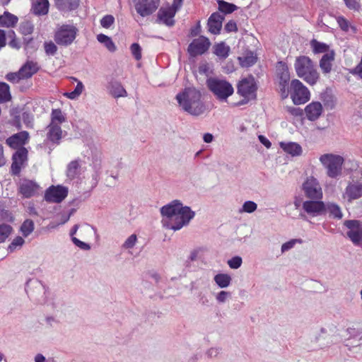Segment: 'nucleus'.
Here are the masks:
<instances>
[{"label":"nucleus","instance_id":"obj_1","mask_svg":"<svg viewBox=\"0 0 362 362\" xmlns=\"http://www.w3.org/2000/svg\"><path fill=\"white\" fill-rule=\"evenodd\" d=\"M160 211L163 226L174 231L188 226L195 216V212L178 199L173 200L164 205L160 208Z\"/></svg>","mask_w":362,"mask_h":362},{"label":"nucleus","instance_id":"obj_2","mask_svg":"<svg viewBox=\"0 0 362 362\" xmlns=\"http://www.w3.org/2000/svg\"><path fill=\"white\" fill-rule=\"evenodd\" d=\"M176 99L182 109L192 115L199 116L206 111L202 93L194 88H185L177 95Z\"/></svg>","mask_w":362,"mask_h":362},{"label":"nucleus","instance_id":"obj_3","mask_svg":"<svg viewBox=\"0 0 362 362\" xmlns=\"http://www.w3.org/2000/svg\"><path fill=\"white\" fill-rule=\"evenodd\" d=\"M294 68L298 76L310 85L315 84L319 79V74L314 68L313 62L306 56L298 57L294 63Z\"/></svg>","mask_w":362,"mask_h":362},{"label":"nucleus","instance_id":"obj_4","mask_svg":"<svg viewBox=\"0 0 362 362\" xmlns=\"http://www.w3.org/2000/svg\"><path fill=\"white\" fill-rule=\"evenodd\" d=\"M206 84L216 98L221 102H226L234 93L233 86L225 79L209 77L207 78Z\"/></svg>","mask_w":362,"mask_h":362},{"label":"nucleus","instance_id":"obj_5","mask_svg":"<svg viewBox=\"0 0 362 362\" xmlns=\"http://www.w3.org/2000/svg\"><path fill=\"white\" fill-rule=\"evenodd\" d=\"M319 160L326 169V174L329 177L337 178L341 175L344 163L343 156L339 154L328 153L321 155Z\"/></svg>","mask_w":362,"mask_h":362},{"label":"nucleus","instance_id":"obj_6","mask_svg":"<svg viewBox=\"0 0 362 362\" xmlns=\"http://www.w3.org/2000/svg\"><path fill=\"white\" fill-rule=\"evenodd\" d=\"M257 86L255 78L252 76L242 78L237 86V93L243 99L233 105L240 106L247 104L249 101L256 98Z\"/></svg>","mask_w":362,"mask_h":362},{"label":"nucleus","instance_id":"obj_7","mask_svg":"<svg viewBox=\"0 0 362 362\" xmlns=\"http://www.w3.org/2000/svg\"><path fill=\"white\" fill-rule=\"evenodd\" d=\"M77 34L78 29L74 25L64 24L56 29L54 40L57 45L68 47L74 42Z\"/></svg>","mask_w":362,"mask_h":362},{"label":"nucleus","instance_id":"obj_8","mask_svg":"<svg viewBox=\"0 0 362 362\" xmlns=\"http://www.w3.org/2000/svg\"><path fill=\"white\" fill-rule=\"evenodd\" d=\"M288 91L295 105L304 104L310 99V91L298 79L291 81Z\"/></svg>","mask_w":362,"mask_h":362},{"label":"nucleus","instance_id":"obj_9","mask_svg":"<svg viewBox=\"0 0 362 362\" xmlns=\"http://www.w3.org/2000/svg\"><path fill=\"white\" fill-rule=\"evenodd\" d=\"M276 69L277 83L281 98H286L289 95L288 85L291 78L288 68L285 63L279 62Z\"/></svg>","mask_w":362,"mask_h":362},{"label":"nucleus","instance_id":"obj_10","mask_svg":"<svg viewBox=\"0 0 362 362\" xmlns=\"http://www.w3.org/2000/svg\"><path fill=\"white\" fill-rule=\"evenodd\" d=\"M182 3V0H174L172 6L161 8L158 13L159 21L168 26L173 25L175 23L173 18Z\"/></svg>","mask_w":362,"mask_h":362},{"label":"nucleus","instance_id":"obj_11","mask_svg":"<svg viewBox=\"0 0 362 362\" xmlns=\"http://www.w3.org/2000/svg\"><path fill=\"white\" fill-rule=\"evenodd\" d=\"M305 194L310 199H320L322 197L321 186L314 177H308L303 185Z\"/></svg>","mask_w":362,"mask_h":362},{"label":"nucleus","instance_id":"obj_12","mask_svg":"<svg viewBox=\"0 0 362 362\" xmlns=\"http://www.w3.org/2000/svg\"><path fill=\"white\" fill-rule=\"evenodd\" d=\"M68 194V188L62 185L51 186L45 192V199L48 202L60 203Z\"/></svg>","mask_w":362,"mask_h":362},{"label":"nucleus","instance_id":"obj_13","mask_svg":"<svg viewBox=\"0 0 362 362\" xmlns=\"http://www.w3.org/2000/svg\"><path fill=\"white\" fill-rule=\"evenodd\" d=\"M135 8L141 16L153 13L159 6V0H134Z\"/></svg>","mask_w":362,"mask_h":362},{"label":"nucleus","instance_id":"obj_14","mask_svg":"<svg viewBox=\"0 0 362 362\" xmlns=\"http://www.w3.org/2000/svg\"><path fill=\"white\" fill-rule=\"evenodd\" d=\"M211 43L208 38L201 36L194 40L188 47V52L192 56L204 54L209 48Z\"/></svg>","mask_w":362,"mask_h":362},{"label":"nucleus","instance_id":"obj_15","mask_svg":"<svg viewBox=\"0 0 362 362\" xmlns=\"http://www.w3.org/2000/svg\"><path fill=\"white\" fill-rule=\"evenodd\" d=\"M362 197V183L360 182H349L345 188L343 198L351 203Z\"/></svg>","mask_w":362,"mask_h":362},{"label":"nucleus","instance_id":"obj_16","mask_svg":"<svg viewBox=\"0 0 362 362\" xmlns=\"http://www.w3.org/2000/svg\"><path fill=\"white\" fill-rule=\"evenodd\" d=\"M40 185L35 181L23 180L19 185V193L25 198L36 195L40 190Z\"/></svg>","mask_w":362,"mask_h":362},{"label":"nucleus","instance_id":"obj_17","mask_svg":"<svg viewBox=\"0 0 362 362\" xmlns=\"http://www.w3.org/2000/svg\"><path fill=\"white\" fill-rule=\"evenodd\" d=\"M28 151L23 147L19 148L13 155L12 173L15 175L19 173L21 168L27 160Z\"/></svg>","mask_w":362,"mask_h":362},{"label":"nucleus","instance_id":"obj_18","mask_svg":"<svg viewBox=\"0 0 362 362\" xmlns=\"http://www.w3.org/2000/svg\"><path fill=\"white\" fill-rule=\"evenodd\" d=\"M303 210L310 217H315L322 215L325 211V206L320 201H305L303 203Z\"/></svg>","mask_w":362,"mask_h":362},{"label":"nucleus","instance_id":"obj_19","mask_svg":"<svg viewBox=\"0 0 362 362\" xmlns=\"http://www.w3.org/2000/svg\"><path fill=\"white\" fill-rule=\"evenodd\" d=\"M322 105L320 102H312L305 107V114L310 121H315L322 113Z\"/></svg>","mask_w":362,"mask_h":362},{"label":"nucleus","instance_id":"obj_20","mask_svg":"<svg viewBox=\"0 0 362 362\" xmlns=\"http://www.w3.org/2000/svg\"><path fill=\"white\" fill-rule=\"evenodd\" d=\"M279 146L286 153L293 157L300 156L303 153L302 146L296 142L281 141L279 143Z\"/></svg>","mask_w":362,"mask_h":362},{"label":"nucleus","instance_id":"obj_21","mask_svg":"<svg viewBox=\"0 0 362 362\" xmlns=\"http://www.w3.org/2000/svg\"><path fill=\"white\" fill-rule=\"evenodd\" d=\"M224 18L223 14L220 13H213L209 21H208V26L209 30L210 33L213 34L219 33L221 28L222 27V21Z\"/></svg>","mask_w":362,"mask_h":362},{"label":"nucleus","instance_id":"obj_22","mask_svg":"<svg viewBox=\"0 0 362 362\" xmlns=\"http://www.w3.org/2000/svg\"><path fill=\"white\" fill-rule=\"evenodd\" d=\"M28 133L21 132L6 139V143L12 148H18L24 145L28 139Z\"/></svg>","mask_w":362,"mask_h":362},{"label":"nucleus","instance_id":"obj_23","mask_svg":"<svg viewBox=\"0 0 362 362\" xmlns=\"http://www.w3.org/2000/svg\"><path fill=\"white\" fill-rule=\"evenodd\" d=\"M334 56V51L327 52L322 56L320 61V67L324 74H329L331 71Z\"/></svg>","mask_w":362,"mask_h":362},{"label":"nucleus","instance_id":"obj_24","mask_svg":"<svg viewBox=\"0 0 362 362\" xmlns=\"http://www.w3.org/2000/svg\"><path fill=\"white\" fill-rule=\"evenodd\" d=\"M47 129V139L52 142L58 143L62 138V130L60 125L49 124Z\"/></svg>","mask_w":362,"mask_h":362},{"label":"nucleus","instance_id":"obj_25","mask_svg":"<svg viewBox=\"0 0 362 362\" xmlns=\"http://www.w3.org/2000/svg\"><path fill=\"white\" fill-rule=\"evenodd\" d=\"M39 67L36 62L33 61H28L19 70L20 74L23 79L30 78L35 74Z\"/></svg>","mask_w":362,"mask_h":362},{"label":"nucleus","instance_id":"obj_26","mask_svg":"<svg viewBox=\"0 0 362 362\" xmlns=\"http://www.w3.org/2000/svg\"><path fill=\"white\" fill-rule=\"evenodd\" d=\"M58 9L69 11L76 9L79 5V0H54Z\"/></svg>","mask_w":362,"mask_h":362},{"label":"nucleus","instance_id":"obj_27","mask_svg":"<svg viewBox=\"0 0 362 362\" xmlns=\"http://www.w3.org/2000/svg\"><path fill=\"white\" fill-rule=\"evenodd\" d=\"M110 93L115 98H124L127 93L123 86L119 82H112L109 86Z\"/></svg>","mask_w":362,"mask_h":362},{"label":"nucleus","instance_id":"obj_28","mask_svg":"<svg viewBox=\"0 0 362 362\" xmlns=\"http://www.w3.org/2000/svg\"><path fill=\"white\" fill-rule=\"evenodd\" d=\"M48 0H35L33 4L32 10L36 15H45L49 10Z\"/></svg>","mask_w":362,"mask_h":362},{"label":"nucleus","instance_id":"obj_29","mask_svg":"<svg viewBox=\"0 0 362 362\" xmlns=\"http://www.w3.org/2000/svg\"><path fill=\"white\" fill-rule=\"evenodd\" d=\"M214 281L221 288H228L232 281L231 276L226 273H219L214 276Z\"/></svg>","mask_w":362,"mask_h":362},{"label":"nucleus","instance_id":"obj_30","mask_svg":"<svg viewBox=\"0 0 362 362\" xmlns=\"http://www.w3.org/2000/svg\"><path fill=\"white\" fill-rule=\"evenodd\" d=\"M17 22V16L9 12H4L3 15L0 16V26L1 27H13L16 25Z\"/></svg>","mask_w":362,"mask_h":362},{"label":"nucleus","instance_id":"obj_31","mask_svg":"<svg viewBox=\"0 0 362 362\" xmlns=\"http://www.w3.org/2000/svg\"><path fill=\"white\" fill-rule=\"evenodd\" d=\"M80 168H81L80 160H75L71 161L68 164L67 168H66V176L71 180L74 179L78 175Z\"/></svg>","mask_w":362,"mask_h":362},{"label":"nucleus","instance_id":"obj_32","mask_svg":"<svg viewBox=\"0 0 362 362\" xmlns=\"http://www.w3.org/2000/svg\"><path fill=\"white\" fill-rule=\"evenodd\" d=\"M310 46L313 49V52L315 54L319 53H327V52H330L329 49V46L325 43L318 42L316 40H312L310 41Z\"/></svg>","mask_w":362,"mask_h":362},{"label":"nucleus","instance_id":"obj_33","mask_svg":"<svg viewBox=\"0 0 362 362\" xmlns=\"http://www.w3.org/2000/svg\"><path fill=\"white\" fill-rule=\"evenodd\" d=\"M214 54L220 58L225 59L228 56L230 52L229 46L224 42L218 43L214 45Z\"/></svg>","mask_w":362,"mask_h":362},{"label":"nucleus","instance_id":"obj_34","mask_svg":"<svg viewBox=\"0 0 362 362\" xmlns=\"http://www.w3.org/2000/svg\"><path fill=\"white\" fill-rule=\"evenodd\" d=\"M65 120V116L60 109H53L52 110L50 124L61 125Z\"/></svg>","mask_w":362,"mask_h":362},{"label":"nucleus","instance_id":"obj_35","mask_svg":"<svg viewBox=\"0 0 362 362\" xmlns=\"http://www.w3.org/2000/svg\"><path fill=\"white\" fill-rule=\"evenodd\" d=\"M97 40L101 44H103L104 46L110 51V52H115L116 50V46L115 43L112 42L110 37L108 36L104 35V34H99L97 36Z\"/></svg>","mask_w":362,"mask_h":362},{"label":"nucleus","instance_id":"obj_36","mask_svg":"<svg viewBox=\"0 0 362 362\" xmlns=\"http://www.w3.org/2000/svg\"><path fill=\"white\" fill-rule=\"evenodd\" d=\"M34 228V222L30 219H26L21 226V232L24 237H28L33 232Z\"/></svg>","mask_w":362,"mask_h":362},{"label":"nucleus","instance_id":"obj_37","mask_svg":"<svg viewBox=\"0 0 362 362\" xmlns=\"http://www.w3.org/2000/svg\"><path fill=\"white\" fill-rule=\"evenodd\" d=\"M11 98L9 86L5 83H0V103L7 102Z\"/></svg>","mask_w":362,"mask_h":362},{"label":"nucleus","instance_id":"obj_38","mask_svg":"<svg viewBox=\"0 0 362 362\" xmlns=\"http://www.w3.org/2000/svg\"><path fill=\"white\" fill-rule=\"evenodd\" d=\"M238 60L242 66L248 67L256 62V57L252 53H250L245 56L238 57Z\"/></svg>","mask_w":362,"mask_h":362},{"label":"nucleus","instance_id":"obj_39","mask_svg":"<svg viewBox=\"0 0 362 362\" xmlns=\"http://www.w3.org/2000/svg\"><path fill=\"white\" fill-rule=\"evenodd\" d=\"M257 209V204L252 201H246L243 203L242 208L239 210L240 213L251 214Z\"/></svg>","mask_w":362,"mask_h":362},{"label":"nucleus","instance_id":"obj_40","mask_svg":"<svg viewBox=\"0 0 362 362\" xmlns=\"http://www.w3.org/2000/svg\"><path fill=\"white\" fill-rule=\"evenodd\" d=\"M83 85L81 81H78L75 89L70 93H66L64 94L68 98L74 100L78 98L83 92Z\"/></svg>","mask_w":362,"mask_h":362},{"label":"nucleus","instance_id":"obj_41","mask_svg":"<svg viewBox=\"0 0 362 362\" xmlns=\"http://www.w3.org/2000/svg\"><path fill=\"white\" fill-rule=\"evenodd\" d=\"M236 6L223 1H218V9L221 13H230L235 11Z\"/></svg>","mask_w":362,"mask_h":362},{"label":"nucleus","instance_id":"obj_42","mask_svg":"<svg viewBox=\"0 0 362 362\" xmlns=\"http://www.w3.org/2000/svg\"><path fill=\"white\" fill-rule=\"evenodd\" d=\"M302 243V240L300 239H291L289 241L286 242L284 244H282L281 247V252L282 254L285 253V252H288V250L293 249L297 243Z\"/></svg>","mask_w":362,"mask_h":362},{"label":"nucleus","instance_id":"obj_43","mask_svg":"<svg viewBox=\"0 0 362 362\" xmlns=\"http://www.w3.org/2000/svg\"><path fill=\"white\" fill-rule=\"evenodd\" d=\"M12 228L7 224L0 225V243L4 242L11 233Z\"/></svg>","mask_w":362,"mask_h":362},{"label":"nucleus","instance_id":"obj_44","mask_svg":"<svg viewBox=\"0 0 362 362\" xmlns=\"http://www.w3.org/2000/svg\"><path fill=\"white\" fill-rule=\"evenodd\" d=\"M25 243L24 239L21 236L16 237L8 246V250L13 252L18 248L21 247Z\"/></svg>","mask_w":362,"mask_h":362},{"label":"nucleus","instance_id":"obj_45","mask_svg":"<svg viewBox=\"0 0 362 362\" xmlns=\"http://www.w3.org/2000/svg\"><path fill=\"white\" fill-rule=\"evenodd\" d=\"M137 242V237L135 234H132L127 238L122 245V247L125 250L132 249Z\"/></svg>","mask_w":362,"mask_h":362},{"label":"nucleus","instance_id":"obj_46","mask_svg":"<svg viewBox=\"0 0 362 362\" xmlns=\"http://www.w3.org/2000/svg\"><path fill=\"white\" fill-rule=\"evenodd\" d=\"M230 293L226 291H221L215 296V298L218 303H225L230 298Z\"/></svg>","mask_w":362,"mask_h":362},{"label":"nucleus","instance_id":"obj_47","mask_svg":"<svg viewBox=\"0 0 362 362\" xmlns=\"http://www.w3.org/2000/svg\"><path fill=\"white\" fill-rule=\"evenodd\" d=\"M328 210H329V212L330 213V214L332 216H333V217L337 218H341L342 213H341V209L337 204H329L328 206Z\"/></svg>","mask_w":362,"mask_h":362},{"label":"nucleus","instance_id":"obj_48","mask_svg":"<svg viewBox=\"0 0 362 362\" xmlns=\"http://www.w3.org/2000/svg\"><path fill=\"white\" fill-rule=\"evenodd\" d=\"M20 29L22 34L27 35L31 34L33 32L34 27L30 22L25 21L21 23Z\"/></svg>","mask_w":362,"mask_h":362},{"label":"nucleus","instance_id":"obj_49","mask_svg":"<svg viewBox=\"0 0 362 362\" xmlns=\"http://www.w3.org/2000/svg\"><path fill=\"white\" fill-rule=\"evenodd\" d=\"M44 48L46 54L49 55H54L57 51V45L52 41L45 42Z\"/></svg>","mask_w":362,"mask_h":362},{"label":"nucleus","instance_id":"obj_50","mask_svg":"<svg viewBox=\"0 0 362 362\" xmlns=\"http://www.w3.org/2000/svg\"><path fill=\"white\" fill-rule=\"evenodd\" d=\"M243 260L240 257L236 256L228 260V264L230 268L236 269L240 267Z\"/></svg>","mask_w":362,"mask_h":362},{"label":"nucleus","instance_id":"obj_51","mask_svg":"<svg viewBox=\"0 0 362 362\" xmlns=\"http://www.w3.org/2000/svg\"><path fill=\"white\" fill-rule=\"evenodd\" d=\"M131 52L132 55L136 60H140L141 59V48L137 43H134L131 45Z\"/></svg>","mask_w":362,"mask_h":362},{"label":"nucleus","instance_id":"obj_52","mask_svg":"<svg viewBox=\"0 0 362 362\" xmlns=\"http://www.w3.org/2000/svg\"><path fill=\"white\" fill-rule=\"evenodd\" d=\"M115 22V18L112 15L105 16L100 21L101 25L105 28H109Z\"/></svg>","mask_w":362,"mask_h":362},{"label":"nucleus","instance_id":"obj_53","mask_svg":"<svg viewBox=\"0 0 362 362\" xmlns=\"http://www.w3.org/2000/svg\"><path fill=\"white\" fill-rule=\"evenodd\" d=\"M6 78L7 80L13 83H17L20 80L23 79L21 75L20 74L19 71L18 72L8 74L6 75Z\"/></svg>","mask_w":362,"mask_h":362},{"label":"nucleus","instance_id":"obj_54","mask_svg":"<svg viewBox=\"0 0 362 362\" xmlns=\"http://www.w3.org/2000/svg\"><path fill=\"white\" fill-rule=\"evenodd\" d=\"M73 243L79 248L83 250H89L90 249V247L88 244L81 241L80 240L77 239L75 237H72L71 238Z\"/></svg>","mask_w":362,"mask_h":362},{"label":"nucleus","instance_id":"obj_55","mask_svg":"<svg viewBox=\"0 0 362 362\" xmlns=\"http://www.w3.org/2000/svg\"><path fill=\"white\" fill-rule=\"evenodd\" d=\"M337 23L343 30L347 31L349 30V23L344 17H339L337 18Z\"/></svg>","mask_w":362,"mask_h":362},{"label":"nucleus","instance_id":"obj_56","mask_svg":"<svg viewBox=\"0 0 362 362\" xmlns=\"http://www.w3.org/2000/svg\"><path fill=\"white\" fill-rule=\"evenodd\" d=\"M211 71V67L210 64L207 63H203L199 66V72L200 74L208 75Z\"/></svg>","mask_w":362,"mask_h":362},{"label":"nucleus","instance_id":"obj_57","mask_svg":"<svg viewBox=\"0 0 362 362\" xmlns=\"http://www.w3.org/2000/svg\"><path fill=\"white\" fill-rule=\"evenodd\" d=\"M345 2L346 6L349 9H354L356 10L359 7V4L357 1V0H344Z\"/></svg>","mask_w":362,"mask_h":362},{"label":"nucleus","instance_id":"obj_58","mask_svg":"<svg viewBox=\"0 0 362 362\" xmlns=\"http://www.w3.org/2000/svg\"><path fill=\"white\" fill-rule=\"evenodd\" d=\"M350 73L354 75H357L362 78V57L360 63L354 69H352Z\"/></svg>","mask_w":362,"mask_h":362},{"label":"nucleus","instance_id":"obj_59","mask_svg":"<svg viewBox=\"0 0 362 362\" xmlns=\"http://www.w3.org/2000/svg\"><path fill=\"white\" fill-rule=\"evenodd\" d=\"M225 29L228 32H233L237 30L236 23L234 21H229L225 26Z\"/></svg>","mask_w":362,"mask_h":362},{"label":"nucleus","instance_id":"obj_60","mask_svg":"<svg viewBox=\"0 0 362 362\" xmlns=\"http://www.w3.org/2000/svg\"><path fill=\"white\" fill-rule=\"evenodd\" d=\"M346 332L349 337H354L358 334V331L354 326L348 327Z\"/></svg>","mask_w":362,"mask_h":362},{"label":"nucleus","instance_id":"obj_61","mask_svg":"<svg viewBox=\"0 0 362 362\" xmlns=\"http://www.w3.org/2000/svg\"><path fill=\"white\" fill-rule=\"evenodd\" d=\"M259 141L267 148H269L272 146L271 142L264 136L259 135L258 136Z\"/></svg>","mask_w":362,"mask_h":362},{"label":"nucleus","instance_id":"obj_62","mask_svg":"<svg viewBox=\"0 0 362 362\" xmlns=\"http://www.w3.org/2000/svg\"><path fill=\"white\" fill-rule=\"evenodd\" d=\"M23 119L27 124V125H30L33 122V117L28 113L24 112L23 114Z\"/></svg>","mask_w":362,"mask_h":362},{"label":"nucleus","instance_id":"obj_63","mask_svg":"<svg viewBox=\"0 0 362 362\" xmlns=\"http://www.w3.org/2000/svg\"><path fill=\"white\" fill-rule=\"evenodd\" d=\"M93 228H92L89 225H85L83 226L81 230H80V233L81 234H91L93 233Z\"/></svg>","mask_w":362,"mask_h":362},{"label":"nucleus","instance_id":"obj_64","mask_svg":"<svg viewBox=\"0 0 362 362\" xmlns=\"http://www.w3.org/2000/svg\"><path fill=\"white\" fill-rule=\"evenodd\" d=\"M9 46L14 49H20L21 42L16 38H13L12 40L9 42Z\"/></svg>","mask_w":362,"mask_h":362}]
</instances>
